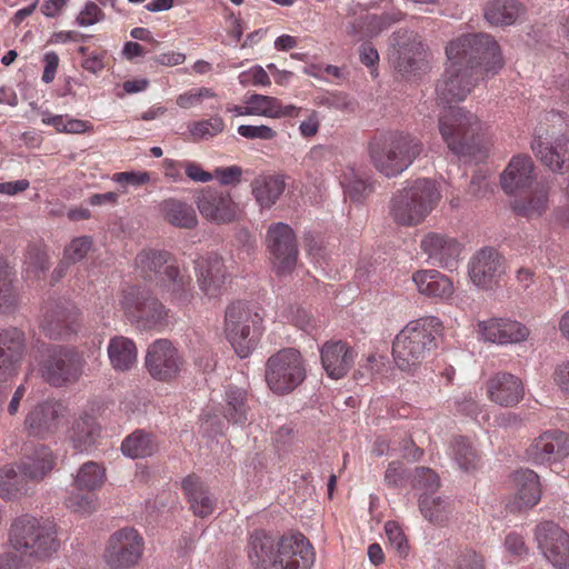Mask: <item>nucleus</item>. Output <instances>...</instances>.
I'll return each instance as SVG.
<instances>
[{
    "instance_id": "obj_1",
    "label": "nucleus",
    "mask_w": 569,
    "mask_h": 569,
    "mask_svg": "<svg viewBox=\"0 0 569 569\" xmlns=\"http://www.w3.org/2000/svg\"><path fill=\"white\" fill-rule=\"evenodd\" d=\"M248 558L256 569H310L315 553L300 532L277 539L264 530H254L248 540Z\"/></svg>"
},
{
    "instance_id": "obj_2",
    "label": "nucleus",
    "mask_w": 569,
    "mask_h": 569,
    "mask_svg": "<svg viewBox=\"0 0 569 569\" xmlns=\"http://www.w3.org/2000/svg\"><path fill=\"white\" fill-rule=\"evenodd\" d=\"M448 62L462 67L480 79L496 74L503 67L500 47L488 33H468L451 40L446 47Z\"/></svg>"
},
{
    "instance_id": "obj_3",
    "label": "nucleus",
    "mask_w": 569,
    "mask_h": 569,
    "mask_svg": "<svg viewBox=\"0 0 569 569\" xmlns=\"http://www.w3.org/2000/svg\"><path fill=\"white\" fill-rule=\"evenodd\" d=\"M422 150L420 139L403 131L375 136L368 143L373 167L387 178L397 177L407 170Z\"/></svg>"
},
{
    "instance_id": "obj_4",
    "label": "nucleus",
    "mask_w": 569,
    "mask_h": 569,
    "mask_svg": "<svg viewBox=\"0 0 569 569\" xmlns=\"http://www.w3.org/2000/svg\"><path fill=\"white\" fill-rule=\"evenodd\" d=\"M440 199L441 192L435 180L418 178L392 194L389 216L398 226H418L432 212Z\"/></svg>"
},
{
    "instance_id": "obj_5",
    "label": "nucleus",
    "mask_w": 569,
    "mask_h": 569,
    "mask_svg": "<svg viewBox=\"0 0 569 569\" xmlns=\"http://www.w3.org/2000/svg\"><path fill=\"white\" fill-rule=\"evenodd\" d=\"M8 536L13 550L36 560H48L60 548L56 525L28 513L12 520Z\"/></svg>"
},
{
    "instance_id": "obj_6",
    "label": "nucleus",
    "mask_w": 569,
    "mask_h": 569,
    "mask_svg": "<svg viewBox=\"0 0 569 569\" xmlns=\"http://www.w3.org/2000/svg\"><path fill=\"white\" fill-rule=\"evenodd\" d=\"M441 322L436 317L410 321L395 338L392 356L397 367L410 371L422 363L437 347L436 335Z\"/></svg>"
},
{
    "instance_id": "obj_7",
    "label": "nucleus",
    "mask_w": 569,
    "mask_h": 569,
    "mask_svg": "<svg viewBox=\"0 0 569 569\" xmlns=\"http://www.w3.org/2000/svg\"><path fill=\"white\" fill-rule=\"evenodd\" d=\"M439 132L448 149L458 157L480 150L481 126L477 116L460 107H449L438 120Z\"/></svg>"
},
{
    "instance_id": "obj_8",
    "label": "nucleus",
    "mask_w": 569,
    "mask_h": 569,
    "mask_svg": "<svg viewBox=\"0 0 569 569\" xmlns=\"http://www.w3.org/2000/svg\"><path fill=\"white\" fill-rule=\"evenodd\" d=\"M83 353L76 347L51 345L39 361L42 379L52 387H64L78 382L86 367Z\"/></svg>"
},
{
    "instance_id": "obj_9",
    "label": "nucleus",
    "mask_w": 569,
    "mask_h": 569,
    "mask_svg": "<svg viewBox=\"0 0 569 569\" xmlns=\"http://www.w3.org/2000/svg\"><path fill=\"white\" fill-rule=\"evenodd\" d=\"M261 318L243 301L228 306L224 315L227 339L240 358L248 357L254 349L260 336Z\"/></svg>"
},
{
    "instance_id": "obj_10",
    "label": "nucleus",
    "mask_w": 569,
    "mask_h": 569,
    "mask_svg": "<svg viewBox=\"0 0 569 569\" xmlns=\"http://www.w3.org/2000/svg\"><path fill=\"white\" fill-rule=\"evenodd\" d=\"M266 382L277 395L293 391L306 378V369L300 352L284 348L272 355L266 363Z\"/></svg>"
},
{
    "instance_id": "obj_11",
    "label": "nucleus",
    "mask_w": 569,
    "mask_h": 569,
    "mask_svg": "<svg viewBox=\"0 0 569 569\" xmlns=\"http://www.w3.org/2000/svg\"><path fill=\"white\" fill-rule=\"evenodd\" d=\"M121 303L130 321L142 330L162 325L167 316L164 306L146 288H128Z\"/></svg>"
},
{
    "instance_id": "obj_12",
    "label": "nucleus",
    "mask_w": 569,
    "mask_h": 569,
    "mask_svg": "<svg viewBox=\"0 0 569 569\" xmlns=\"http://www.w3.org/2000/svg\"><path fill=\"white\" fill-rule=\"evenodd\" d=\"M266 246L276 274L291 273L297 264L299 252L293 229L283 222L270 224L266 234Z\"/></svg>"
},
{
    "instance_id": "obj_13",
    "label": "nucleus",
    "mask_w": 569,
    "mask_h": 569,
    "mask_svg": "<svg viewBox=\"0 0 569 569\" xmlns=\"http://www.w3.org/2000/svg\"><path fill=\"white\" fill-rule=\"evenodd\" d=\"M143 540L133 528H122L110 536L104 550V560L116 569H128L142 556Z\"/></svg>"
},
{
    "instance_id": "obj_14",
    "label": "nucleus",
    "mask_w": 569,
    "mask_h": 569,
    "mask_svg": "<svg viewBox=\"0 0 569 569\" xmlns=\"http://www.w3.org/2000/svg\"><path fill=\"white\" fill-rule=\"evenodd\" d=\"M538 548L556 569L569 567V535L556 522L545 521L535 530Z\"/></svg>"
},
{
    "instance_id": "obj_15",
    "label": "nucleus",
    "mask_w": 569,
    "mask_h": 569,
    "mask_svg": "<svg viewBox=\"0 0 569 569\" xmlns=\"http://www.w3.org/2000/svg\"><path fill=\"white\" fill-rule=\"evenodd\" d=\"M182 365V357L168 339H158L148 347L146 368L153 379L170 381L179 375Z\"/></svg>"
},
{
    "instance_id": "obj_16",
    "label": "nucleus",
    "mask_w": 569,
    "mask_h": 569,
    "mask_svg": "<svg viewBox=\"0 0 569 569\" xmlns=\"http://www.w3.org/2000/svg\"><path fill=\"white\" fill-rule=\"evenodd\" d=\"M79 309L68 302H56L47 309L41 329L51 340H67L80 329Z\"/></svg>"
},
{
    "instance_id": "obj_17",
    "label": "nucleus",
    "mask_w": 569,
    "mask_h": 569,
    "mask_svg": "<svg viewBox=\"0 0 569 569\" xmlns=\"http://www.w3.org/2000/svg\"><path fill=\"white\" fill-rule=\"evenodd\" d=\"M391 44L397 50L395 68L402 76L415 74L425 66V48L417 33L398 30L391 37Z\"/></svg>"
},
{
    "instance_id": "obj_18",
    "label": "nucleus",
    "mask_w": 569,
    "mask_h": 569,
    "mask_svg": "<svg viewBox=\"0 0 569 569\" xmlns=\"http://www.w3.org/2000/svg\"><path fill=\"white\" fill-rule=\"evenodd\" d=\"M66 412L67 409L60 401L40 402L26 416L24 428L29 436L47 439L58 431Z\"/></svg>"
},
{
    "instance_id": "obj_19",
    "label": "nucleus",
    "mask_w": 569,
    "mask_h": 569,
    "mask_svg": "<svg viewBox=\"0 0 569 569\" xmlns=\"http://www.w3.org/2000/svg\"><path fill=\"white\" fill-rule=\"evenodd\" d=\"M481 80L462 67L449 62L442 78L438 81L436 92L440 102L450 104L462 101Z\"/></svg>"
},
{
    "instance_id": "obj_20",
    "label": "nucleus",
    "mask_w": 569,
    "mask_h": 569,
    "mask_svg": "<svg viewBox=\"0 0 569 569\" xmlns=\"http://www.w3.org/2000/svg\"><path fill=\"white\" fill-rule=\"evenodd\" d=\"M194 272L199 289L209 298L219 297L228 279L222 257L210 253L194 260Z\"/></svg>"
},
{
    "instance_id": "obj_21",
    "label": "nucleus",
    "mask_w": 569,
    "mask_h": 569,
    "mask_svg": "<svg viewBox=\"0 0 569 569\" xmlns=\"http://www.w3.org/2000/svg\"><path fill=\"white\" fill-rule=\"evenodd\" d=\"M568 455L569 436L560 430L543 432L526 450L528 460L536 465L557 461Z\"/></svg>"
},
{
    "instance_id": "obj_22",
    "label": "nucleus",
    "mask_w": 569,
    "mask_h": 569,
    "mask_svg": "<svg viewBox=\"0 0 569 569\" xmlns=\"http://www.w3.org/2000/svg\"><path fill=\"white\" fill-rule=\"evenodd\" d=\"M502 257L493 248L479 250L471 259L469 276L479 288L492 289L503 274Z\"/></svg>"
},
{
    "instance_id": "obj_23",
    "label": "nucleus",
    "mask_w": 569,
    "mask_h": 569,
    "mask_svg": "<svg viewBox=\"0 0 569 569\" xmlns=\"http://www.w3.org/2000/svg\"><path fill=\"white\" fill-rule=\"evenodd\" d=\"M26 351V336L17 327L0 329V379L16 375Z\"/></svg>"
},
{
    "instance_id": "obj_24",
    "label": "nucleus",
    "mask_w": 569,
    "mask_h": 569,
    "mask_svg": "<svg viewBox=\"0 0 569 569\" xmlns=\"http://www.w3.org/2000/svg\"><path fill=\"white\" fill-rule=\"evenodd\" d=\"M421 248L432 264L452 269L456 267L461 253L460 242L448 234L429 232L421 240Z\"/></svg>"
},
{
    "instance_id": "obj_25",
    "label": "nucleus",
    "mask_w": 569,
    "mask_h": 569,
    "mask_svg": "<svg viewBox=\"0 0 569 569\" xmlns=\"http://www.w3.org/2000/svg\"><path fill=\"white\" fill-rule=\"evenodd\" d=\"M196 204L207 220L227 223L236 218V204L228 192L206 188L197 196Z\"/></svg>"
},
{
    "instance_id": "obj_26",
    "label": "nucleus",
    "mask_w": 569,
    "mask_h": 569,
    "mask_svg": "<svg viewBox=\"0 0 569 569\" xmlns=\"http://www.w3.org/2000/svg\"><path fill=\"white\" fill-rule=\"evenodd\" d=\"M346 18L347 33L355 41L373 38L390 24L387 17L371 14L359 3H351L348 7Z\"/></svg>"
},
{
    "instance_id": "obj_27",
    "label": "nucleus",
    "mask_w": 569,
    "mask_h": 569,
    "mask_svg": "<svg viewBox=\"0 0 569 569\" xmlns=\"http://www.w3.org/2000/svg\"><path fill=\"white\" fill-rule=\"evenodd\" d=\"M321 363L332 379L345 377L355 363V350L341 340L327 341L320 349Z\"/></svg>"
},
{
    "instance_id": "obj_28",
    "label": "nucleus",
    "mask_w": 569,
    "mask_h": 569,
    "mask_svg": "<svg viewBox=\"0 0 569 569\" xmlns=\"http://www.w3.org/2000/svg\"><path fill=\"white\" fill-rule=\"evenodd\" d=\"M479 331L486 341L506 345L518 343L527 339L529 330L518 321L490 319L479 323Z\"/></svg>"
},
{
    "instance_id": "obj_29",
    "label": "nucleus",
    "mask_w": 569,
    "mask_h": 569,
    "mask_svg": "<svg viewBox=\"0 0 569 569\" xmlns=\"http://www.w3.org/2000/svg\"><path fill=\"white\" fill-rule=\"evenodd\" d=\"M535 156L543 166L556 173L569 170V139L560 137L553 143L545 142L540 138L531 142Z\"/></svg>"
},
{
    "instance_id": "obj_30",
    "label": "nucleus",
    "mask_w": 569,
    "mask_h": 569,
    "mask_svg": "<svg viewBox=\"0 0 569 569\" xmlns=\"http://www.w3.org/2000/svg\"><path fill=\"white\" fill-rule=\"evenodd\" d=\"M489 399L501 406L512 407L523 397V386L519 378L508 372H499L487 381Z\"/></svg>"
},
{
    "instance_id": "obj_31",
    "label": "nucleus",
    "mask_w": 569,
    "mask_h": 569,
    "mask_svg": "<svg viewBox=\"0 0 569 569\" xmlns=\"http://www.w3.org/2000/svg\"><path fill=\"white\" fill-rule=\"evenodd\" d=\"M17 462L27 478L31 479L33 483L37 485L54 468L56 456L48 446L39 445Z\"/></svg>"
},
{
    "instance_id": "obj_32",
    "label": "nucleus",
    "mask_w": 569,
    "mask_h": 569,
    "mask_svg": "<svg viewBox=\"0 0 569 569\" xmlns=\"http://www.w3.org/2000/svg\"><path fill=\"white\" fill-rule=\"evenodd\" d=\"M34 483L21 471L18 462L8 463L0 468V497L7 500L22 496H31Z\"/></svg>"
},
{
    "instance_id": "obj_33",
    "label": "nucleus",
    "mask_w": 569,
    "mask_h": 569,
    "mask_svg": "<svg viewBox=\"0 0 569 569\" xmlns=\"http://www.w3.org/2000/svg\"><path fill=\"white\" fill-rule=\"evenodd\" d=\"M533 162L528 156H516L501 174V187L509 193L527 188L533 180Z\"/></svg>"
},
{
    "instance_id": "obj_34",
    "label": "nucleus",
    "mask_w": 569,
    "mask_h": 569,
    "mask_svg": "<svg viewBox=\"0 0 569 569\" xmlns=\"http://www.w3.org/2000/svg\"><path fill=\"white\" fill-rule=\"evenodd\" d=\"M136 264L146 278L154 279L158 283L167 274V268L177 266V259L167 250L148 249L137 254Z\"/></svg>"
},
{
    "instance_id": "obj_35",
    "label": "nucleus",
    "mask_w": 569,
    "mask_h": 569,
    "mask_svg": "<svg viewBox=\"0 0 569 569\" xmlns=\"http://www.w3.org/2000/svg\"><path fill=\"white\" fill-rule=\"evenodd\" d=\"M163 295L178 305H187L193 298V287L190 276L181 272L179 266L167 268V274L157 283Z\"/></svg>"
},
{
    "instance_id": "obj_36",
    "label": "nucleus",
    "mask_w": 569,
    "mask_h": 569,
    "mask_svg": "<svg viewBox=\"0 0 569 569\" xmlns=\"http://www.w3.org/2000/svg\"><path fill=\"white\" fill-rule=\"evenodd\" d=\"M412 280L419 292L430 298L448 299L453 293L452 281L433 269L415 272Z\"/></svg>"
},
{
    "instance_id": "obj_37",
    "label": "nucleus",
    "mask_w": 569,
    "mask_h": 569,
    "mask_svg": "<svg viewBox=\"0 0 569 569\" xmlns=\"http://www.w3.org/2000/svg\"><path fill=\"white\" fill-rule=\"evenodd\" d=\"M159 211L164 221L181 229H193L198 218L191 204L177 199L167 198L159 203Z\"/></svg>"
},
{
    "instance_id": "obj_38",
    "label": "nucleus",
    "mask_w": 569,
    "mask_h": 569,
    "mask_svg": "<svg viewBox=\"0 0 569 569\" xmlns=\"http://www.w3.org/2000/svg\"><path fill=\"white\" fill-rule=\"evenodd\" d=\"M99 436L100 427L96 418L90 415H82L74 419L68 432V439L79 452L90 449Z\"/></svg>"
},
{
    "instance_id": "obj_39",
    "label": "nucleus",
    "mask_w": 569,
    "mask_h": 569,
    "mask_svg": "<svg viewBox=\"0 0 569 569\" xmlns=\"http://www.w3.org/2000/svg\"><path fill=\"white\" fill-rule=\"evenodd\" d=\"M181 487L189 498L191 509L196 516L204 518L212 513L214 500L198 476H187L182 480Z\"/></svg>"
},
{
    "instance_id": "obj_40",
    "label": "nucleus",
    "mask_w": 569,
    "mask_h": 569,
    "mask_svg": "<svg viewBox=\"0 0 569 569\" xmlns=\"http://www.w3.org/2000/svg\"><path fill=\"white\" fill-rule=\"evenodd\" d=\"M286 188L283 176H259L251 182L252 194L261 208H271Z\"/></svg>"
},
{
    "instance_id": "obj_41",
    "label": "nucleus",
    "mask_w": 569,
    "mask_h": 569,
    "mask_svg": "<svg viewBox=\"0 0 569 569\" xmlns=\"http://www.w3.org/2000/svg\"><path fill=\"white\" fill-rule=\"evenodd\" d=\"M108 357L114 370L129 371L137 362L136 343L122 336L113 337L108 345Z\"/></svg>"
},
{
    "instance_id": "obj_42",
    "label": "nucleus",
    "mask_w": 569,
    "mask_h": 569,
    "mask_svg": "<svg viewBox=\"0 0 569 569\" xmlns=\"http://www.w3.org/2000/svg\"><path fill=\"white\" fill-rule=\"evenodd\" d=\"M513 482L517 489L519 508L532 507L541 497L539 476L530 469H521L513 473Z\"/></svg>"
},
{
    "instance_id": "obj_43",
    "label": "nucleus",
    "mask_w": 569,
    "mask_h": 569,
    "mask_svg": "<svg viewBox=\"0 0 569 569\" xmlns=\"http://www.w3.org/2000/svg\"><path fill=\"white\" fill-rule=\"evenodd\" d=\"M522 10L518 0H491L485 7V18L492 26H510Z\"/></svg>"
},
{
    "instance_id": "obj_44",
    "label": "nucleus",
    "mask_w": 569,
    "mask_h": 569,
    "mask_svg": "<svg viewBox=\"0 0 569 569\" xmlns=\"http://www.w3.org/2000/svg\"><path fill=\"white\" fill-rule=\"evenodd\" d=\"M248 395L247 391L238 387H229L226 390L222 415L228 422L243 426L248 419Z\"/></svg>"
},
{
    "instance_id": "obj_45",
    "label": "nucleus",
    "mask_w": 569,
    "mask_h": 569,
    "mask_svg": "<svg viewBox=\"0 0 569 569\" xmlns=\"http://www.w3.org/2000/svg\"><path fill=\"white\" fill-rule=\"evenodd\" d=\"M14 274L8 262L0 257V313L13 312L19 303Z\"/></svg>"
},
{
    "instance_id": "obj_46",
    "label": "nucleus",
    "mask_w": 569,
    "mask_h": 569,
    "mask_svg": "<svg viewBox=\"0 0 569 569\" xmlns=\"http://www.w3.org/2000/svg\"><path fill=\"white\" fill-rule=\"evenodd\" d=\"M121 451L132 459L146 458L157 451V443L152 435L138 429L122 441Z\"/></svg>"
},
{
    "instance_id": "obj_47",
    "label": "nucleus",
    "mask_w": 569,
    "mask_h": 569,
    "mask_svg": "<svg viewBox=\"0 0 569 569\" xmlns=\"http://www.w3.org/2000/svg\"><path fill=\"white\" fill-rule=\"evenodd\" d=\"M549 186L545 182L537 183L533 193L528 199L515 200V211L525 217H539L545 212L548 203Z\"/></svg>"
},
{
    "instance_id": "obj_48",
    "label": "nucleus",
    "mask_w": 569,
    "mask_h": 569,
    "mask_svg": "<svg viewBox=\"0 0 569 569\" xmlns=\"http://www.w3.org/2000/svg\"><path fill=\"white\" fill-rule=\"evenodd\" d=\"M452 457L459 469L472 472L479 468L480 457L471 442L465 437H457L451 443Z\"/></svg>"
},
{
    "instance_id": "obj_49",
    "label": "nucleus",
    "mask_w": 569,
    "mask_h": 569,
    "mask_svg": "<svg viewBox=\"0 0 569 569\" xmlns=\"http://www.w3.org/2000/svg\"><path fill=\"white\" fill-rule=\"evenodd\" d=\"M104 480V468L97 462L88 461L79 469L74 478V485L80 490L93 491L100 488Z\"/></svg>"
},
{
    "instance_id": "obj_50",
    "label": "nucleus",
    "mask_w": 569,
    "mask_h": 569,
    "mask_svg": "<svg viewBox=\"0 0 569 569\" xmlns=\"http://www.w3.org/2000/svg\"><path fill=\"white\" fill-rule=\"evenodd\" d=\"M419 509L425 519L433 523H442L448 516L447 502L440 497H433L427 492L419 498Z\"/></svg>"
},
{
    "instance_id": "obj_51",
    "label": "nucleus",
    "mask_w": 569,
    "mask_h": 569,
    "mask_svg": "<svg viewBox=\"0 0 569 569\" xmlns=\"http://www.w3.org/2000/svg\"><path fill=\"white\" fill-rule=\"evenodd\" d=\"M340 183L345 196L353 202H361L372 191L371 184L359 177L353 169L343 173Z\"/></svg>"
},
{
    "instance_id": "obj_52",
    "label": "nucleus",
    "mask_w": 569,
    "mask_h": 569,
    "mask_svg": "<svg viewBox=\"0 0 569 569\" xmlns=\"http://www.w3.org/2000/svg\"><path fill=\"white\" fill-rule=\"evenodd\" d=\"M278 101L274 97L253 93L246 100L244 113L274 118L278 116Z\"/></svg>"
},
{
    "instance_id": "obj_53",
    "label": "nucleus",
    "mask_w": 569,
    "mask_h": 569,
    "mask_svg": "<svg viewBox=\"0 0 569 569\" xmlns=\"http://www.w3.org/2000/svg\"><path fill=\"white\" fill-rule=\"evenodd\" d=\"M224 129V122L221 117L214 116L207 120L193 122L190 126V132L196 139L211 138Z\"/></svg>"
},
{
    "instance_id": "obj_54",
    "label": "nucleus",
    "mask_w": 569,
    "mask_h": 569,
    "mask_svg": "<svg viewBox=\"0 0 569 569\" xmlns=\"http://www.w3.org/2000/svg\"><path fill=\"white\" fill-rule=\"evenodd\" d=\"M415 488L423 489L428 495H432L440 486L438 475L427 468L418 467L415 470V477L412 481Z\"/></svg>"
},
{
    "instance_id": "obj_55",
    "label": "nucleus",
    "mask_w": 569,
    "mask_h": 569,
    "mask_svg": "<svg viewBox=\"0 0 569 569\" xmlns=\"http://www.w3.org/2000/svg\"><path fill=\"white\" fill-rule=\"evenodd\" d=\"M385 531L389 539L390 546L397 551L399 557L406 558L409 552V546L407 538L399 525L395 521H388L385 525Z\"/></svg>"
},
{
    "instance_id": "obj_56",
    "label": "nucleus",
    "mask_w": 569,
    "mask_h": 569,
    "mask_svg": "<svg viewBox=\"0 0 569 569\" xmlns=\"http://www.w3.org/2000/svg\"><path fill=\"white\" fill-rule=\"evenodd\" d=\"M92 247V239L88 236H82L73 239L64 249V257L70 262L76 263L82 260Z\"/></svg>"
},
{
    "instance_id": "obj_57",
    "label": "nucleus",
    "mask_w": 569,
    "mask_h": 569,
    "mask_svg": "<svg viewBox=\"0 0 569 569\" xmlns=\"http://www.w3.org/2000/svg\"><path fill=\"white\" fill-rule=\"evenodd\" d=\"M237 131L241 137L250 140H271L277 136V132L266 124H241L238 127Z\"/></svg>"
},
{
    "instance_id": "obj_58",
    "label": "nucleus",
    "mask_w": 569,
    "mask_h": 569,
    "mask_svg": "<svg viewBox=\"0 0 569 569\" xmlns=\"http://www.w3.org/2000/svg\"><path fill=\"white\" fill-rule=\"evenodd\" d=\"M239 82L242 86H269L270 78L266 70L261 66H254L248 71H243L239 74Z\"/></svg>"
},
{
    "instance_id": "obj_59",
    "label": "nucleus",
    "mask_w": 569,
    "mask_h": 569,
    "mask_svg": "<svg viewBox=\"0 0 569 569\" xmlns=\"http://www.w3.org/2000/svg\"><path fill=\"white\" fill-rule=\"evenodd\" d=\"M408 478L407 470L399 461H392L388 465L385 473V481L390 487H402Z\"/></svg>"
},
{
    "instance_id": "obj_60",
    "label": "nucleus",
    "mask_w": 569,
    "mask_h": 569,
    "mask_svg": "<svg viewBox=\"0 0 569 569\" xmlns=\"http://www.w3.org/2000/svg\"><path fill=\"white\" fill-rule=\"evenodd\" d=\"M103 17L101 9L94 2L89 1L77 17V23L81 27H88L99 22Z\"/></svg>"
},
{
    "instance_id": "obj_61",
    "label": "nucleus",
    "mask_w": 569,
    "mask_h": 569,
    "mask_svg": "<svg viewBox=\"0 0 569 569\" xmlns=\"http://www.w3.org/2000/svg\"><path fill=\"white\" fill-rule=\"evenodd\" d=\"M27 261L34 273H42L49 269L48 256L44 251L37 247L28 249Z\"/></svg>"
},
{
    "instance_id": "obj_62",
    "label": "nucleus",
    "mask_w": 569,
    "mask_h": 569,
    "mask_svg": "<svg viewBox=\"0 0 569 569\" xmlns=\"http://www.w3.org/2000/svg\"><path fill=\"white\" fill-rule=\"evenodd\" d=\"M67 506L80 513H91L96 509L94 499L82 495L70 496L67 500Z\"/></svg>"
},
{
    "instance_id": "obj_63",
    "label": "nucleus",
    "mask_w": 569,
    "mask_h": 569,
    "mask_svg": "<svg viewBox=\"0 0 569 569\" xmlns=\"http://www.w3.org/2000/svg\"><path fill=\"white\" fill-rule=\"evenodd\" d=\"M213 176L223 186H229L240 182L242 176V169L238 166H230L226 168H217Z\"/></svg>"
},
{
    "instance_id": "obj_64",
    "label": "nucleus",
    "mask_w": 569,
    "mask_h": 569,
    "mask_svg": "<svg viewBox=\"0 0 569 569\" xmlns=\"http://www.w3.org/2000/svg\"><path fill=\"white\" fill-rule=\"evenodd\" d=\"M114 180L119 183H128L132 186H142L150 180L148 172H120L116 174Z\"/></svg>"
}]
</instances>
